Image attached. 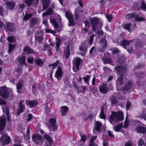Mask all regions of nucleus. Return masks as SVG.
Wrapping results in <instances>:
<instances>
[{"label": "nucleus", "instance_id": "1", "mask_svg": "<svg viewBox=\"0 0 146 146\" xmlns=\"http://www.w3.org/2000/svg\"><path fill=\"white\" fill-rule=\"evenodd\" d=\"M123 119V114L121 111H119L117 112L112 111L109 120L111 123L114 124L118 122L119 121H122Z\"/></svg>", "mask_w": 146, "mask_h": 146}, {"label": "nucleus", "instance_id": "2", "mask_svg": "<svg viewBox=\"0 0 146 146\" xmlns=\"http://www.w3.org/2000/svg\"><path fill=\"white\" fill-rule=\"evenodd\" d=\"M54 13L52 10H47L46 12L42 14V16L44 20L42 21V24L44 25L46 27L45 31L46 33H51L54 34L56 32L54 31H51L49 29L48 25L47 24V16L48 15H51Z\"/></svg>", "mask_w": 146, "mask_h": 146}, {"label": "nucleus", "instance_id": "3", "mask_svg": "<svg viewBox=\"0 0 146 146\" xmlns=\"http://www.w3.org/2000/svg\"><path fill=\"white\" fill-rule=\"evenodd\" d=\"M0 95L5 99H7L9 97L11 98L13 96L12 91L5 86L0 88Z\"/></svg>", "mask_w": 146, "mask_h": 146}, {"label": "nucleus", "instance_id": "4", "mask_svg": "<svg viewBox=\"0 0 146 146\" xmlns=\"http://www.w3.org/2000/svg\"><path fill=\"white\" fill-rule=\"evenodd\" d=\"M92 27V30L95 31L101 23L100 19L97 17H94L90 19Z\"/></svg>", "mask_w": 146, "mask_h": 146}, {"label": "nucleus", "instance_id": "5", "mask_svg": "<svg viewBox=\"0 0 146 146\" xmlns=\"http://www.w3.org/2000/svg\"><path fill=\"white\" fill-rule=\"evenodd\" d=\"M81 62V59L79 57H76L74 58L72 61V69L74 72H77L79 70Z\"/></svg>", "mask_w": 146, "mask_h": 146}, {"label": "nucleus", "instance_id": "6", "mask_svg": "<svg viewBox=\"0 0 146 146\" xmlns=\"http://www.w3.org/2000/svg\"><path fill=\"white\" fill-rule=\"evenodd\" d=\"M139 13L137 12H134L130 13L126 15V17L128 20L135 18L136 21H140L144 20V19L142 17H138L139 15Z\"/></svg>", "mask_w": 146, "mask_h": 146}, {"label": "nucleus", "instance_id": "7", "mask_svg": "<svg viewBox=\"0 0 146 146\" xmlns=\"http://www.w3.org/2000/svg\"><path fill=\"white\" fill-rule=\"evenodd\" d=\"M46 125L50 131H54L57 129V126L56 124V120L54 118L50 119Z\"/></svg>", "mask_w": 146, "mask_h": 146}, {"label": "nucleus", "instance_id": "8", "mask_svg": "<svg viewBox=\"0 0 146 146\" xmlns=\"http://www.w3.org/2000/svg\"><path fill=\"white\" fill-rule=\"evenodd\" d=\"M32 139L34 142L39 145H41L44 142L43 137L38 134L33 135Z\"/></svg>", "mask_w": 146, "mask_h": 146}, {"label": "nucleus", "instance_id": "9", "mask_svg": "<svg viewBox=\"0 0 146 146\" xmlns=\"http://www.w3.org/2000/svg\"><path fill=\"white\" fill-rule=\"evenodd\" d=\"M133 40H124L120 42V45L122 46L125 48L126 49L129 54H131L132 52V48L131 47L129 48L127 46H128L130 43L133 42Z\"/></svg>", "mask_w": 146, "mask_h": 146}, {"label": "nucleus", "instance_id": "10", "mask_svg": "<svg viewBox=\"0 0 146 146\" xmlns=\"http://www.w3.org/2000/svg\"><path fill=\"white\" fill-rule=\"evenodd\" d=\"M6 117L3 115L0 117V135H2L4 134L3 131L6 125Z\"/></svg>", "mask_w": 146, "mask_h": 146}, {"label": "nucleus", "instance_id": "11", "mask_svg": "<svg viewBox=\"0 0 146 146\" xmlns=\"http://www.w3.org/2000/svg\"><path fill=\"white\" fill-rule=\"evenodd\" d=\"M66 16L68 19L69 23L68 26H72L75 24L74 21L73 15L71 13L68 11H65Z\"/></svg>", "mask_w": 146, "mask_h": 146}, {"label": "nucleus", "instance_id": "12", "mask_svg": "<svg viewBox=\"0 0 146 146\" xmlns=\"http://www.w3.org/2000/svg\"><path fill=\"white\" fill-rule=\"evenodd\" d=\"M104 129V128L103 127L101 123L99 121H96L95 123L93 131L94 133L95 131L99 133H101Z\"/></svg>", "mask_w": 146, "mask_h": 146}, {"label": "nucleus", "instance_id": "13", "mask_svg": "<svg viewBox=\"0 0 146 146\" xmlns=\"http://www.w3.org/2000/svg\"><path fill=\"white\" fill-rule=\"evenodd\" d=\"M10 141V138L6 134L2 136L0 139V141L2 145H4L8 144Z\"/></svg>", "mask_w": 146, "mask_h": 146}, {"label": "nucleus", "instance_id": "14", "mask_svg": "<svg viewBox=\"0 0 146 146\" xmlns=\"http://www.w3.org/2000/svg\"><path fill=\"white\" fill-rule=\"evenodd\" d=\"M43 34L42 31H39L35 33V37L36 43H40L41 42L43 38Z\"/></svg>", "mask_w": 146, "mask_h": 146}, {"label": "nucleus", "instance_id": "15", "mask_svg": "<svg viewBox=\"0 0 146 146\" xmlns=\"http://www.w3.org/2000/svg\"><path fill=\"white\" fill-rule=\"evenodd\" d=\"M6 29L9 31L13 32L15 29V24L11 22H7L6 23Z\"/></svg>", "mask_w": 146, "mask_h": 146}, {"label": "nucleus", "instance_id": "16", "mask_svg": "<svg viewBox=\"0 0 146 146\" xmlns=\"http://www.w3.org/2000/svg\"><path fill=\"white\" fill-rule=\"evenodd\" d=\"M44 138L47 140L44 146H50L53 143L52 139L47 134H45L44 135Z\"/></svg>", "mask_w": 146, "mask_h": 146}, {"label": "nucleus", "instance_id": "17", "mask_svg": "<svg viewBox=\"0 0 146 146\" xmlns=\"http://www.w3.org/2000/svg\"><path fill=\"white\" fill-rule=\"evenodd\" d=\"M101 42V45L102 47L99 49V51L100 52H103L107 46V42L106 39L103 38L100 41Z\"/></svg>", "mask_w": 146, "mask_h": 146}, {"label": "nucleus", "instance_id": "18", "mask_svg": "<svg viewBox=\"0 0 146 146\" xmlns=\"http://www.w3.org/2000/svg\"><path fill=\"white\" fill-rule=\"evenodd\" d=\"M24 102V101L23 100H21L19 103V108L17 111V114L18 115H19L21 113H22L24 110L25 107L22 104V103Z\"/></svg>", "mask_w": 146, "mask_h": 146}, {"label": "nucleus", "instance_id": "19", "mask_svg": "<svg viewBox=\"0 0 146 146\" xmlns=\"http://www.w3.org/2000/svg\"><path fill=\"white\" fill-rule=\"evenodd\" d=\"M100 92L103 94H106L108 92V89L106 85L103 84L101 86H100L99 88Z\"/></svg>", "mask_w": 146, "mask_h": 146}, {"label": "nucleus", "instance_id": "20", "mask_svg": "<svg viewBox=\"0 0 146 146\" xmlns=\"http://www.w3.org/2000/svg\"><path fill=\"white\" fill-rule=\"evenodd\" d=\"M114 69L119 73H123L125 72L126 70V67L125 66L121 67L120 66H116Z\"/></svg>", "mask_w": 146, "mask_h": 146}, {"label": "nucleus", "instance_id": "21", "mask_svg": "<svg viewBox=\"0 0 146 146\" xmlns=\"http://www.w3.org/2000/svg\"><path fill=\"white\" fill-rule=\"evenodd\" d=\"M70 44H68L66 47V49L64 52V54L66 58L68 59L70 54Z\"/></svg>", "mask_w": 146, "mask_h": 146}, {"label": "nucleus", "instance_id": "22", "mask_svg": "<svg viewBox=\"0 0 146 146\" xmlns=\"http://www.w3.org/2000/svg\"><path fill=\"white\" fill-rule=\"evenodd\" d=\"M30 22V27H32L39 23V20L38 18H33L31 20Z\"/></svg>", "mask_w": 146, "mask_h": 146}, {"label": "nucleus", "instance_id": "23", "mask_svg": "<svg viewBox=\"0 0 146 146\" xmlns=\"http://www.w3.org/2000/svg\"><path fill=\"white\" fill-rule=\"evenodd\" d=\"M17 59L19 60V61L20 66L24 65L26 66H27V64L25 62L26 57L25 56H22L21 57H18Z\"/></svg>", "mask_w": 146, "mask_h": 146}, {"label": "nucleus", "instance_id": "24", "mask_svg": "<svg viewBox=\"0 0 146 146\" xmlns=\"http://www.w3.org/2000/svg\"><path fill=\"white\" fill-rule=\"evenodd\" d=\"M23 53L25 54L33 53L35 52L32 49L29 47L27 46L25 47L23 50Z\"/></svg>", "mask_w": 146, "mask_h": 146}, {"label": "nucleus", "instance_id": "25", "mask_svg": "<svg viewBox=\"0 0 146 146\" xmlns=\"http://www.w3.org/2000/svg\"><path fill=\"white\" fill-rule=\"evenodd\" d=\"M86 43L83 42L82 43L79 47V50L80 51L84 52H86L87 49V46H86Z\"/></svg>", "mask_w": 146, "mask_h": 146}, {"label": "nucleus", "instance_id": "26", "mask_svg": "<svg viewBox=\"0 0 146 146\" xmlns=\"http://www.w3.org/2000/svg\"><path fill=\"white\" fill-rule=\"evenodd\" d=\"M62 72L61 68L59 67L57 70L55 74V76L58 80H59L62 77Z\"/></svg>", "mask_w": 146, "mask_h": 146}, {"label": "nucleus", "instance_id": "27", "mask_svg": "<svg viewBox=\"0 0 146 146\" xmlns=\"http://www.w3.org/2000/svg\"><path fill=\"white\" fill-rule=\"evenodd\" d=\"M26 104L30 107L32 108L34 107L35 105H36L38 104V102L35 100L28 101L26 100Z\"/></svg>", "mask_w": 146, "mask_h": 146}, {"label": "nucleus", "instance_id": "28", "mask_svg": "<svg viewBox=\"0 0 146 146\" xmlns=\"http://www.w3.org/2000/svg\"><path fill=\"white\" fill-rule=\"evenodd\" d=\"M68 108L66 106H64L60 108V112L62 116H65L66 114Z\"/></svg>", "mask_w": 146, "mask_h": 146}, {"label": "nucleus", "instance_id": "29", "mask_svg": "<svg viewBox=\"0 0 146 146\" xmlns=\"http://www.w3.org/2000/svg\"><path fill=\"white\" fill-rule=\"evenodd\" d=\"M133 85V84L132 81L129 80L126 83L124 88V89L127 90L130 89L132 87Z\"/></svg>", "mask_w": 146, "mask_h": 146}, {"label": "nucleus", "instance_id": "30", "mask_svg": "<svg viewBox=\"0 0 146 146\" xmlns=\"http://www.w3.org/2000/svg\"><path fill=\"white\" fill-rule=\"evenodd\" d=\"M110 102L112 105H118L119 102L117 100V98L115 96H112L110 97Z\"/></svg>", "mask_w": 146, "mask_h": 146}, {"label": "nucleus", "instance_id": "31", "mask_svg": "<svg viewBox=\"0 0 146 146\" xmlns=\"http://www.w3.org/2000/svg\"><path fill=\"white\" fill-rule=\"evenodd\" d=\"M136 131L139 133H146V128L141 126L137 127L136 129Z\"/></svg>", "mask_w": 146, "mask_h": 146}, {"label": "nucleus", "instance_id": "32", "mask_svg": "<svg viewBox=\"0 0 146 146\" xmlns=\"http://www.w3.org/2000/svg\"><path fill=\"white\" fill-rule=\"evenodd\" d=\"M56 49L57 51H58L60 49V46L61 44V40L60 39L56 37Z\"/></svg>", "mask_w": 146, "mask_h": 146}, {"label": "nucleus", "instance_id": "33", "mask_svg": "<svg viewBox=\"0 0 146 146\" xmlns=\"http://www.w3.org/2000/svg\"><path fill=\"white\" fill-rule=\"evenodd\" d=\"M35 62L37 65L39 66H42L43 65L44 63L42 59L39 58H36L35 59Z\"/></svg>", "mask_w": 146, "mask_h": 146}, {"label": "nucleus", "instance_id": "34", "mask_svg": "<svg viewBox=\"0 0 146 146\" xmlns=\"http://www.w3.org/2000/svg\"><path fill=\"white\" fill-rule=\"evenodd\" d=\"M38 1L39 0H25V2L27 5L30 6L32 4H36L38 3Z\"/></svg>", "mask_w": 146, "mask_h": 146}, {"label": "nucleus", "instance_id": "35", "mask_svg": "<svg viewBox=\"0 0 146 146\" xmlns=\"http://www.w3.org/2000/svg\"><path fill=\"white\" fill-rule=\"evenodd\" d=\"M132 25L130 23L125 24L124 26V28L127 30L129 32H131L134 29V28H132Z\"/></svg>", "mask_w": 146, "mask_h": 146}, {"label": "nucleus", "instance_id": "36", "mask_svg": "<svg viewBox=\"0 0 146 146\" xmlns=\"http://www.w3.org/2000/svg\"><path fill=\"white\" fill-rule=\"evenodd\" d=\"M59 61L58 60H57L56 62L52 64L49 65L48 67H49L50 69H51V76L52 75V73L53 72V70L57 66V64L59 63Z\"/></svg>", "mask_w": 146, "mask_h": 146}, {"label": "nucleus", "instance_id": "37", "mask_svg": "<svg viewBox=\"0 0 146 146\" xmlns=\"http://www.w3.org/2000/svg\"><path fill=\"white\" fill-rule=\"evenodd\" d=\"M116 83L117 85H121L123 83V74H121L119 77L116 80Z\"/></svg>", "mask_w": 146, "mask_h": 146}, {"label": "nucleus", "instance_id": "38", "mask_svg": "<svg viewBox=\"0 0 146 146\" xmlns=\"http://www.w3.org/2000/svg\"><path fill=\"white\" fill-rule=\"evenodd\" d=\"M42 3L43 6V9H47L49 5L50 1L48 0H43Z\"/></svg>", "mask_w": 146, "mask_h": 146}, {"label": "nucleus", "instance_id": "39", "mask_svg": "<svg viewBox=\"0 0 146 146\" xmlns=\"http://www.w3.org/2000/svg\"><path fill=\"white\" fill-rule=\"evenodd\" d=\"M102 59L104 64L108 63L112 65H113L112 64V60L110 58L107 57L105 58H103Z\"/></svg>", "mask_w": 146, "mask_h": 146}, {"label": "nucleus", "instance_id": "40", "mask_svg": "<svg viewBox=\"0 0 146 146\" xmlns=\"http://www.w3.org/2000/svg\"><path fill=\"white\" fill-rule=\"evenodd\" d=\"M97 137V136H94L91 137L90 140V144L89 146H97V145L94 142Z\"/></svg>", "mask_w": 146, "mask_h": 146}, {"label": "nucleus", "instance_id": "41", "mask_svg": "<svg viewBox=\"0 0 146 146\" xmlns=\"http://www.w3.org/2000/svg\"><path fill=\"white\" fill-rule=\"evenodd\" d=\"M16 85L17 92L19 93H21V91L20 90L22 89V86H23L22 82L21 81H19L17 84Z\"/></svg>", "mask_w": 146, "mask_h": 146}, {"label": "nucleus", "instance_id": "42", "mask_svg": "<svg viewBox=\"0 0 146 146\" xmlns=\"http://www.w3.org/2000/svg\"><path fill=\"white\" fill-rule=\"evenodd\" d=\"M103 70L104 71V74L105 76L107 74H109L111 71V70L110 69L106 67H104Z\"/></svg>", "mask_w": 146, "mask_h": 146}, {"label": "nucleus", "instance_id": "43", "mask_svg": "<svg viewBox=\"0 0 146 146\" xmlns=\"http://www.w3.org/2000/svg\"><path fill=\"white\" fill-rule=\"evenodd\" d=\"M34 14H33L32 13L28 14L27 12V11L26 13V15L23 17V19L25 21H27L30 17L33 16Z\"/></svg>", "mask_w": 146, "mask_h": 146}, {"label": "nucleus", "instance_id": "44", "mask_svg": "<svg viewBox=\"0 0 146 146\" xmlns=\"http://www.w3.org/2000/svg\"><path fill=\"white\" fill-rule=\"evenodd\" d=\"M50 22L53 25L55 29H57L59 27V25L55 20L53 19H50Z\"/></svg>", "mask_w": 146, "mask_h": 146}, {"label": "nucleus", "instance_id": "45", "mask_svg": "<svg viewBox=\"0 0 146 146\" xmlns=\"http://www.w3.org/2000/svg\"><path fill=\"white\" fill-rule=\"evenodd\" d=\"M6 4L9 8L11 9H13L15 5V3L12 1L7 2Z\"/></svg>", "mask_w": 146, "mask_h": 146}, {"label": "nucleus", "instance_id": "46", "mask_svg": "<svg viewBox=\"0 0 146 146\" xmlns=\"http://www.w3.org/2000/svg\"><path fill=\"white\" fill-rule=\"evenodd\" d=\"M123 126V124L121 123L119 125H117L114 127V129L115 131H119L122 128Z\"/></svg>", "mask_w": 146, "mask_h": 146}, {"label": "nucleus", "instance_id": "47", "mask_svg": "<svg viewBox=\"0 0 146 146\" xmlns=\"http://www.w3.org/2000/svg\"><path fill=\"white\" fill-rule=\"evenodd\" d=\"M139 117L143 118L146 121V109L143 111L142 113L140 115Z\"/></svg>", "mask_w": 146, "mask_h": 146}, {"label": "nucleus", "instance_id": "48", "mask_svg": "<svg viewBox=\"0 0 146 146\" xmlns=\"http://www.w3.org/2000/svg\"><path fill=\"white\" fill-rule=\"evenodd\" d=\"M80 11L81 12H83V11L81 10L80 11V10H75L74 12V15H75V18L76 20L79 17V15L78 13V12H79L78 11Z\"/></svg>", "mask_w": 146, "mask_h": 146}, {"label": "nucleus", "instance_id": "49", "mask_svg": "<svg viewBox=\"0 0 146 146\" xmlns=\"http://www.w3.org/2000/svg\"><path fill=\"white\" fill-rule=\"evenodd\" d=\"M9 49L8 51V52L10 53L15 48V44L13 45L12 44H9Z\"/></svg>", "mask_w": 146, "mask_h": 146}, {"label": "nucleus", "instance_id": "50", "mask_svg": "<svg viewBox=\"0 0 146 146\" xmlns=\"http://www.w3.org/2000/svg\"><path fill=\"white\" fill-rule=\"evenodd\" d=\"M100 118L104 119L106 117L104 113V108H102L101 111V113L100 115Z\"/></svg>", "mask_w": 146, "mask_h": 146}, {"label": "nucleus", "instance_id": "51", "mask_svg": "<svg viewBox=\"0 0 146 146\" xmlns=\"http://www.w3.org/2000/svg\"><path fill=\"white\" fill-rule=\"evenodd\" d=\"M45 113L47 114H48L50 111V109L47 105H46L45 107Z\"/></svg>", "mask_w": 146, "mask_h": 146}, {"label": "nucleus", "instance_id": "52", "mask_svg": "<svg viewBox=\"0 0 146 146\" xmlns=\"http://www.w3.org/2000/svg\"><path fill=\"white\" fill-rule=\"evenodd\" d=\"M4 10H0V15L2 16H6L7 15V10H5L3 11Z\"/></svg>", "mask_w": 146, "mask_h": 146}, {"label": "nucleus", "instance_id": "53", "mask_svg": "<svg viewBox=\"0 0 146 146\" xmlns=\"http://www.w3.org/2000/svg\"><path fill=\"white\" fill-rule=\"evenodd\" d=\"M3 110L4 112H5L7 115H9V111L7 107H6L5 108H3Z\"/></svg>", "mask_w": 146, "mask_h": 146}, {"label": "nucleus", "instance_id": "54", "mask_svg": "<svg viewBox=\"0 0 146 146\" xmlns=\"http://www.w3.org/2000/svg\"><path fill=\"white\" fill-rule=\"evenodd\" d=\"M27 60L28 63L32 64L34 60V58L33 57H30L28 58Z\"/></svg>", "mask_w": 146, "mask_h": 146}, {"label": "nucleus", "instance_id": "55", "mask_svg": "<svg viewBox=\"0 0 146 146\" xmlns=\"http://www.w3.org/2000/svg\"><path fill=\"white\" fill-rule=\"evenodd\" d=\"M81 139L80 140V141L81 142L82 141L83 143H84L86 141V136L85 135H82L81 136Z\"/></svg>", "mask_w": 146, "mask_h": 146}, {"label": "nucleus", "instance_id": "56", "mask_svg": "<svg viewBox=\"0 0 146 146\" xmlns=\"http://www.w3.org/2000/svg\"><path fill=\"white\" fill-rule=\"evenodd\" d=\"M14 37L13 36L8 37L7 38L8 41L10 42H12L14 41Z\"/></svg>", "mask_w": 146, "mask_h": 146}, {"label": "nucleus", "instance_id": "57", "mask_svg": "<svg viewBox=\"0 0 146 146\" xmlns=\"http://www.w3.org/2000/svg\"><path fill=\"white\" fill-rule=\"evenodd\" d=\"M144 144V142L143 139L141 138L139 141L138 146H142Z\"/></svg>", "mask_w": 146, "mask_h": 146}, {"label": "nucleus", "instance_id": "58", "mask_svg": "<svg viewBox=\"0 0 146 146\" xmlns=\"http://www.w3.org/2000/svg\"><path fill=\"white\" fill-rule=\"evenodd\" d=\"M94 35H92L90 36L89 40V44H92L94 40Z\"/></svg>", "mask_w": 146, "mask_h": 146}, {"label": "nucleus", "instance_id": "59", "mask_svg": "<svg viewBox=\"0 0 146 146\" xmlns=\"http://www.w3.org/2000/svg\"><path fill=\"white\" fill-rule=\"evenodd\" d=\"M106 17L107 18V19L108 20V21L110 22L112 21V15H108L106 16Z\"/></svg>", "mask_w": 146, "mask_h": 146}, {"label": "nucleus", "instance_id": "60", "mask_svg": "<svg viewBox=\"0 0 146 146\" xmlns=\"http://www.w3.org/2000/svg\"><path fill=\"white\" fill-rule=\"evenodd\" d=\"M90 76L88 75H87L86 77H84L83 78L86 83H87L88 80L90 78Z\"/></svg>", "mask_w": 146, "mask_h": 146}, {"label": "nucleus", "instance_id": "61", "mask_svg": "<svg viewBox=\"0 0 146 146\" xmlns=\"http://www.w3.org/2000/svg\"><path fill=\"white\" fill-rule=\"evenodd\" d=\"M141 8L143 9H146V4L144 2H142Z\"/></svg>", "mask_w": 146, "mask_h": 146}, {"label": "nucleus", "instance_id": "62", "mask_svg": "<svg viewBox=\"0 0 146 146\" xmlns=\"http://www.w3.org/2000/svg\"><path fill=\"white\" fill-rule=\"evenodd\" d=\"M38 85L36 84H35L32 87V90L33 92H35V90H36L37 87Z\"/></svg>", "mask_w": 146, "mask_h": 146}, {"label": "nucleus", "instance_id": "63", "mask_svg": "<svg viewBox=\"0 0 146 146\" xmlns=\"http://www.w3.org/2000/svg\"><path fill=\"white\" fill-rule=\"evenodd\" d=\"M6 102L5 100H3L0 99V104L1 105H6Z\"/></svg>", "mask_w": 146, "mask_h": 146}, {"label": "nucleus", "instance_id": "64", "mask_svg": "<svg viewBox=\"0 0 146 146\" xmlns=\"http://www.w3.org/2000/svg\"><path fill=\"white\" fill-rule=\"evenodd\" d=\"M108 135L112 138H114V135L110 131L108 130Z\"/></svg>", "mask_w": 146, "mask_h": 146}]
</instances>
